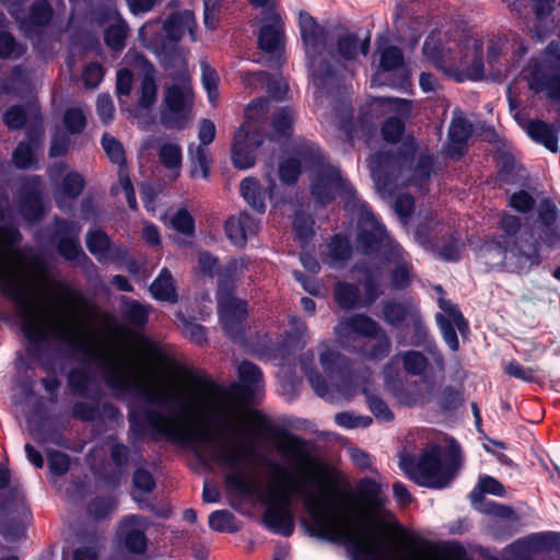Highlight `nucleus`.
Returning <instances> with one entry per match:
<instances>
[{
	"label": "nucleus",
	"mask_w": 560,
	"mask_h": 560,
	"mask_svg": "<svg viewBox=\"0 0 560 560\" xmlns=\"http://www.w3.org/2000/svg\"><path fill=\"white\" fill-rule=\"evenodd\" d=\"M61 289L72 306V312L50 326L49 332L55 340L65 343L71 354L79 355L82 362H95L105 384L116 394V397L131 395L130 401L150 407L182 408L184 406L183 399L175 394L155 390L135 376L122 375L121 364L110 351L97 352L92 348L88 343L86 334L79 318L80 308L89 305V299L83 292L68 284H62Z\"/></svg>",
	"instance_id": "obj_1"
},
{
	"label": "nucleus",
	"mask_w": 560,
	"mask_h": 560,
	"mask_svg": "<svg viewBox=\"0 0 560 560\" xmlns=\"http://www.w3.org/2000/svg\"><path fill=\"white\" fill-rule=\"evenodd\" d=\"M302 481L313 483V479L305 474L299 475L298 481L287 485L290 492L300 495L310 515V522L302 521V525L311 537L332 544H342L352 560H407L397 558L396 549L389 548L383 541L372 536L359 537L346 529L348 518L330 503L331 493L341 494L337 487L320 482L315 493L306 490Z\"/></svg>",
	"instance_id": "obj_2"
},
{
	"label": "nucleus",
	"mask_w": 560,
	"mask_h": 560,
	"mask_svg": "<svg viewBox=\"0 0 560 560\" xmlns=\"http://www.w3.org/2000/svg\"><path fill=\"white\" fill-rule=\"evenodd\" d=\"M155 406H144L137 401L128 404V422L129 430L136 438H143L148 433L160 435L177 444H191L196 438L205 444L215 446L212 459L221 465L228 466L234 472L225 477V485L240 494L250 497L254 489L246 480L243 467L254 454V447L245 445H236L226 447L218 445L215 439L209 432H200L198 434L186 433L176 429H168L171 418L154 408Z\"/></svg>",
	"instance_id": "obj_3"
},
{
	"label": "nucleus",
	"mask_w": 560,
	"mask_h": 560,
	"mask_svg": "<svg viewBox=\"0 0 560 560\" xmlns=\"http://www.w3.org/2000/svg\"><path fill=\"white\" fill-rule=\"evenodd\" d=\"M443 447L440 444H430L424 447L418 458L408 457L401 462V468L407 477L416 485L429 489H444L455 478L463 464L462 450L453 441L443 457Z\"/></svg>",
	"instance_id": "obj_4"
},
{
	"label": "nucleus",
	"mask_w": 560,
	"mask_h": 560,
	"mask_svg": "<svg viewBox=\"0 0 560 560\" xmlns=\"http://www.w3.org/2000/svg\"><path fill=\"white\" fill-rule=\"evenodd\" d=\"M299 26L314 85L327 96L339 93L341 74L329 60L322 58L326 51L327 31L306 11L300 12Z\"/></svg>",
	"instance_id": "obj_5"
},
{
	"label": "nucleus",
	"mask_w": 560,
	"mask_h": 560,
	"mask_svg": "<svg viewBox=\"0 0 560 560\" xmlns=\"http://www.w3.org/2000/svg\"><path fill=\"white\" fill-rule=\"evenodd\" d=\"M0 293L16 305L23 319L22 331L25 339L34 345L45 342L47 336L35 320L36 300L28 294L23 279L3 264H0Z\"/></svg>",
	"instance_id": "obj_6"
},
{
	"label": "nucleus",
	"mask_w": 560,
	"mask_h": 560,
	"mask_svg": "<svg viewBox=\"0 0 560 560\" xmlns=\"http://www.w3.org/2000/svg\"><path fill=\"white\" fill-rule=\"evenodd\" d=\"M174 83L164 86L160 124L167 130H185L191 119L195 94L184 74L173 77Z\"/></svg>",
	"instance_id": "obj_7"
},
{
	"label": "nucleus",
	"mask_w": 560,
	"mask_h": 560,
	"mask_svg": "<svg viewBox=\"0 0 560 560\" xmlns=\"http://www.w3.org/2000/svg\"><path fill=\"white\" fill-rule=\"evenodd\" d=\"M310 191L315 203L320 207L328 206L337 196L346 198L348 209H352L362 200L355 188L342 176L339 166L331 163L322 165L313 172Z\"/></svg>",
	"instance_id": "obj_8"
},
{
	"label": "nucleus",
	"mask_w": 560,
	"mask_h": 560,
	"mask_svg": "<svg viewBox=\"0 0 560 560\" xmlns=\"http://www.w3.org/2000/svg\"><path fill=\"white\" fill-rule=\"evenodd\" d=\"M354 209L358 210V247L365 255L380 254L382 249L389 247L388 252L385 250L383 253L384 257L388 258L387 254H394V247L390 245L385 225L374 214L365 200L358 202V205L352 208V210Z\"/></svg>",
	"instance_id": "obj_9"
},
{
	"label": "nucleus",
	"mask_w": 560,
	"mask_h": 560,
	"mask_svg": "<svg viewBox=\"0 0 560 560\" xmlns=\"http://www.w3.org/2000/svg\"><path fill=\"white\" fill-rule=\"evenodd\" d=\"M253 417L256 427L260 431L280 439L277 444L278 452L284 458L290 459L296 468H303L310 463L315 462L308 450L310 443L307 440L290 432L285 428L272 424L269 418L258 410L253 411Z\"/></svg>",
	"instance_id": "obj_10"
},
{
	"label": "nucleus",
	"mask_w": 560,
	"mask_h": 560,
	"mask_svg": "<svg viewBox=\"0 0 560 560\" xmlns=\"http://www.w3.org/2000/svg\"><path fill=\"white\" fill-rule=\"evenodd\" d=\"M490 240L485 243L481 247V252L485 257H489L494 260V265H508V258H514V261L510 262L512 271L528 272L532 268L537 267L541 264L542 257L540 255V244L529 234L527 237H522L520 242L514 241L513 244L509 243V248L503 255L495 248L489 246Z\"/></svg>",
	"instance_id": "obj_11"
},
{
	"label": "nucleus",
	"mask_w": 560,
	"mask_h": 560,
	"mask_svg": "<svg viewBox=\"0 0 560 560\" xmlns=\"http://www.w3.org/2000/svg\"><path fill=\"white\" fill-rule=\"evenodd\" d=\"M80 232L79 222L55 217L49 242L56 244L58 254L65 260L75 262L80 267H93V261L81 247Z\"/></svg>",
	"instance_id": "obj_12"
},
{
	"label": "nucleus",
	"mask_w": 560,
	"mask_h": 560,
	"mask_svg": "<svg viewBox=\"0 0 560 560\" xmlns=\"http://www.w3.org/2000/svg\"><path fill=\"white\" fill-rule=\"evenodd\" d=\"M80 232L79 222L55 217L49 242L56 244L58 254L65 260L75 262L80 267H93V261L81 247Z\"/></svg>",
	"instance_id": "obj_13"
},
{
	"label": "nucleus",
	"mask_w": 560,
	"mask_h": 560,
	"mask_svg": "<svg viewBox=\"0 0 560 560\" xmlns=\"http://www.w3.org/2000/svg\"><path fill=\"white\" fill-rule=\"evenodd\" d=\"M415 152L413 145H405L395 152L378 151L372 155L369 166L380 189L389 190L397 184L402 165L413 159Z\"/></svg>",
	"instance_id": "obj_14"
},
{
	"label": "nucleus",
	"mask_w": 560,
	"mask_h": 560,
	"mask_svg": "<svg viewBox=\"0 0 560 560\" xmlns=\"http://www.w3.org/2000/svg\"><path fill=\"white\" fill-rule=\"evenodd\" d=\"M265 135L257 125L246 120L235 131L232 147L231 161L235 168L247 170L255 165L257 150L262 145Z\"/></svg>",
	"instance_id": "obj_15"
},
{
	"label": "nucleus",
	"mask_w": 560,
	"mask_h": 560,
	"mask_svg": "<svg viewBox=\"0 0 560 560\" xmlns=\"http://www.w3.org/2000/svg\"><path fill=\"white\" fill-rule=\"evenodd\" d=\"M292 499L283 491H271L262 515L264 525L273 534L290 537L294 533Z\"/></svg>",
	"instance_id": "obj_16"
},
{
	"label": "nucleus",
	"mask_w": 560,
	"mask_h": 560,
	"mask_svg": "<svg viewBox=\"0 0 560 560\" xmlns=\"http://www.w3.org/2000/svg\"><path fill=\"white\" fill-rule=\"evenodd\" d=\"M217 304L224 335L234 343H243L246 339L247 301L237 296H230L218 299Z\"/></svg>",
	"instance_id": "obj_17"
},
{
	"label": "nucleus",
	"mask_w": 560,
	"mask_h": 560,
	"mask_svg": "<svg viewBox=\"0 0 560 560\" xmlns=\"http://www.w3.org/2000/svg\"><path fill=\"white\" fill-rule=\"evenodd\" d=\"M237 376L238 382L230 385L228 394L245 405L257 402L265 387L261 369L249 360H243L237 366Z\"/></svg>",
	"instance_id": "obj_18"
},
{
	"label": "nucleus",
	"mask_w": 560,
	"mask_h": 560,
	"mask_svg": "<svg viewBox=\"0 0 560 560\" xmlns=\"http://www.w3.org/2000/svg\"><path fill=\"white\" fill-rule=\"evenodd\" d=\"M44 189L38 176L25 182L18 192V209L30 224H38L47 213Z\"/></svg>",
	"instance_id": "obj_19"
},
{
	"label": "nucleus",
	"mask_w": 560,
	"mask_h": 560,
	"mask_svg": "<svg viewBox=\"0 0 560 560\" xmlns=\"http://www.w3.org/2000/svg\"><path fill=\"white\" fill-rule=\"evenodd\" d=\"M439 306L448 316L446 317L442 313L435 315V322L440 328L442 338L451 351L457 352L459 350V340L456 328L462 336H465L469 332V324L457 305L441 299Z\"/></svg>",
	"instance_id": "obj_20"
},
{
	"label": "nucleus",
	"mask_w": 560,
	"mask_h": 560,
	"mask_svg": "<svg viewBox=\"0 0 560 560\" xmlns=\"http://www.w3.org/2000/svg\"><path fill=\"white\" fill-rule=\"evenodd\" d=\"M560 217V210L555 201L550 198L540 200L537 208V220L539 223V240L549 248L556 247L560 244V230L557 226V221Z\"/></svg>",
	"instance_id": "obj_21"
},
{
	"label": "nucleus",
	"mask_w": 560,
	"mask_h": 560,
	"mask_svg": "<svg viewBox=\"0 0 560 560\" xmlns=\"http://www.w3.org/2000/svg\"><path fill=\"white\" fill-rule=\"evenodd\" d=\"M514 118L534 142L544 145L550 152L556 153L558 151L559 139L555 127L537 118L522 122L520 113H515Z\"/></svg>",
	"instance_id": "obj_22"
},
{
	"label": "nucleus",
	"mask_w": 560,
	"mask_h": 560,
	"mask_svg": "<svg viewBox=\"0 0 560 560\" xmlns=\"http://www.w3.org/2000/svg\"><path fill=\"white\" fill-rule=\"evenodd\" d=\"M498 228L502 231V233L492 236L490 238L489 246L498 249L500 255L503 256L509 248V243L513 244L514 241L520 242L522 237H527L530 234L526 233L517 236L522 228V220L520 217L506 212L501 214L498 222Z\"/></svg>",
	"instance_id": "obj_23"
},
{
	"label": "nucleus",
	"mask_w": 560,
	"mask_h": 560,
	"mask_svg": "<svg viewBox=\"0 0 560 560\" xmlns=\"http://www.w3.org/2000/svg\"><path fill=\"white\" fill-rule=\"evenodd\" d=\"M459 235L456 232L444 233L441 238L428 234L423 240V245L444 261L456 262L460 259Z\"/></svg>",
	"instance_id": "obj_24"
},
{
	"label": "nucleus",
	"mask_w": 560,
	"mask_h": 560,
	"mask_svg": "<svg viewBox=\"0 0 560 560\" xmlns=\"http://www.w3.org/2000/svg\"><path fill=\"white\" fill-rule=\"evenodd\" d=\"M255 231V219L246 212H242L238 217H229L224 224V232L228 240L240 248L246 246L248 234H253Z\"/></svg>",
	"instance_id": "obj_25"
},
{
	"label": "nucleus",
	"mask_w": 560,
	"mask_h": 560,
	"mask_svg": "<svg viewBox=\"0 0 560 560\" xmlns=\"http://www.w3.org/2000/svg\"><path fill=\"white\" fill-rule=\"evenodd\" d=\"M275 184L271 183L267 188H262L259 180L248 176L240 184V192L248 206L258 213L266 211L265 199L272 197Z\"/></svg>",
	"instance_id": "obj_26"
},
{
	"label": "nucleus",
	"mask_w": 560,
	"mask_h": 560,
	"mask_svg": "<svg viewBox=\"0 0 560 560\" xmlns=\"http://www.w3.org/2000/svg\"><path fill=\"white\" fill-rule=\"evenodd\" d=\"M418 311L419 307L413 305L410 301L392 299L383 302L382 318L388 326L398 328L408 319L411 320L413 313Z\"/></svg>",
	"instance_id": "obj_27"
},
{
	"label": "nucleus",
	"mask_w": 560,
	"mask_h": 560,
	"mask_svg": "<svg viewBox=\"0 0 560 560\" xmlns=\"http://www.w3.org/2000/svg\"><path fill=\"white\" fill-rule=\"evenodd\" d=\"M358 500L371 511L380 512L384 509L386 500L382 494V486L371 477L361 478L355 486Z\"/></svg>",
	"instance_id": "obj_28"
},
{
	"label": "nucleus",
	"mask_w": 560,
	"mask_h": 560,
	"mask_svg": "<svg viewBox=\"0 0 560 560\" xmlns=\"http://www.w3.org/2000/svg\"><path fill=\"white\" fill-rule=\"evenodd\" d=\"M242 80L246 88L255 90L266 85L268 94L276 101H282L285 97L287 86L278 80H272L270 73L267 71L245 72Z\"/></svg>",
	"instance_id": "obj_29"
},
{
	"label": "nucleus",
	"mask_w": 560,
	"mask_h": 560,
	"mask_svg": "<svg viewBox=\"0 0 560 560\" xmlns=\"http://www.w3.org/2000/svg\"><path fill=\"white\" fill-rule=\"evenodd\" d=\"M141 58L145 61V68L138 91V106L142 109H150L158 100L155 69L154 66L148 59H145L144 56H141Z\"/></svg>",
	"instance_id": "obj_30"
},
{
	"label": "nucleus",
	"mask_w": 560,
	"mask_h": 560,
	"mask_svg": "<svg viewBox=\"0 0 560 560\" xmlns=\"http://www.w3.org/2000/svg\"><path fill=\"white\" fill-rule=\"evenodd\" d=\"M150 292L156 301L172 304L178 302V294L172 272L166 267L162 268L158 277L152 281Z\"/></svg>",
	"instance_id": "obj_31"
},
{
	"label": "nucleus",
	"mask_w": 560,
	"mask_h": 560,
	"mask_svg": "<svg viewBox=\"0 0 560 560\" xmlns=\"http://www.w3.org/2000/svg\"><path fill=\"white\" fill-rule=\"evenodd\" d=\"M334 300L342 310H358L363 307L359 288L350 282L339 281L334 285Z\"/></svg>",
	"instance_id": "obj_32"
},
{
	"label": "nucleus",
	"mask_w": 560,
	"mask_h": 560,
	"mask_svg": "<svg viewBox=\"0 0 560 560\" xmlns=\"http://www.w3.org/2000/svg\"><path fill=\"white\" fill-rule=\"evenodd\" d=\"M237 270L238 264L236 259L229 260L218 275L217 300L221 298L235 296L237 289Z\"/></svg>",
	"instance_id": "obj_33"
},
{
	"label": "nucleus",
	"mask_w": 560,
	"mask_h": 560,
	"mask_svg": "<svg viewBox=\"0 0 560 560\" xmlns=\"http://www.w3.org/2000/svg\"><path fill=\"white\" fill-rule=\"evenodd\" d=\"M120 314L129 325L138 328H143L149 320V308L128 296L121 298Z\"/></svg>",
	"instance_id": "obj_34"
},
{
	"label": "nucleus",
	"mask_w": 560,
	"mask_h": 560,
	"mask_svg": "<svg viewBox=\"0 0 560 560\" xmlns=\"http://www.w3.org/2000/svg\"><path fill=\"white\" fill-rule=\"evenodd\" d=\"M258 48L269 55H280L283 51L282 32L275 24H265L259 28Z\"/></svg>",
	"instance_id": "obj_35"
},
{
	"label": "nucleus",
	"mask_w": 560,
	"mask_h": 560,
	"mask_svg": "<svg viewBox=\"0 0 560 560\" xmlns=\"http://www.w3.org/2000/svg\"><path fill=\"white\" fill-rule=\"evenodd\" d=\"M301 370L304 373L314 393L318 397L325 398L329 394L328 382L315 366L313 353L310 357L304 354L301 358Z\"/></svg>",
	"instance_id": "obj_36"
},
{
	"label": "nucleus",
	"mask_w": 560,
	"mask_h": 560,
	"mask_svg": "<svg viewBox=\"0 0 560 560\" xmlns=\"http://www.w3.org/2000/svg\"><path fill=\"white\" fill-rule=\"evenodd\" d=\"M327 256L330 259V265L343 266L353 254V248L350 240L342 233L334 234L327 243Z\"/></svg>",
	"instance_id": "obj_37"
},
{
	"label": "nucleus",
	"mask_w": 560,
	"mask_h": 560,
	"mask_svg": "<svg viewBox=\"0 0 560 560\" xmlns=\"http://www.w3.org/2000/svg\"><path fill=\"white\" fill-rule=\"evenodd\" d=\"M20 513L23 517L31 515L30 509L25 504L23 491L16 487H10L8 491L0 495V515Z\"/></svg>",
	"instance_id": "obj_38"
},
{
	"label": "nucleus",
	"mask_w": 560,
	"mask_h": 560,
	"mask_svg": "<svg viewBox=\"0 0 560 560\" xmlns=\"http://www.w3.org/2000/svg\"><path fill=\"white\" fill-rule=\"evenodd\" d=\"M298 160L303 162L313 172L328 164L323 150L314 142L303 140L295 145Z\"/></svg>",
	"instance_id": "obj_39"
},
{
	"label": "nucleus",
	"mask_w": 560,
	"mask_h": 560,
	"mask_svg": "<svg viewBox=\"0 0 560 560\" xmlns=\"http://www.w3.org/2000/svg\"><path fill=\"white\" fill-rule=\"evenodd\" d=\"M465 402V389L463 385H446L439 395V408L442 413L451 415L456 412Z\"/></svg>",
	"instance_id": "obj_40"
},
{
	"label": "nucleus",
	"mask_w": 560,
	"mask_h": 560,
	"mask_svg": "<svg viewBox=\"0 0 560 560\" xmlns=\"http://www.w3.org/2000/svg\"><path fill=\"white\" fill-rule=\"evenodd\" d=\"M485 494L502 498L505 495V488L497 478L483 475L479 477L477 485L470 491L469 499L474 504L480 503L483 501Z\"/></svg>",
	"instance_id": "obj_41"
},
{
	"label": "nucleus",
	"mask_w": 560,
	"mask_h": 560,
	"mask_svg": "<svg viewBox=\"0 0 560 560\" xmlns=\"http://www.w3.org/2000/svg\"><path fill=\"white\" fill-rule=\"evenodd\" d=\"M314 225L315 220L312 214L302 209L295 210L292 220V229L298 242L308 244L315 236Z\"/></svg>",
	"instance_id": "obj_42"
},
{
	"label": "nucleus",
	"mask_w": 560,
	"mask_h": 560,
	"mask_svg": "<svg viewBox=\"0 0 560 560\" xmlns=\"http://www.w3.org/2000/svg\"><path fill=\"white\" fill-rule=\"evenodd\" d=\"M85 244L88 250L102 261V258L110 252L113 242L103 229H91L86 233Z\"/></svg>",
	"instance_id": "obj_43"
},
{
	"label": "nucleus",
	"mask_w": 560,
	"mask_h": 560,
	"mask_svg": "<svg viewBox=\"0 0 560 560\" xmlns=\"http://www.w3.org/2000/svg\"><path fill=\"white\" fill-rule=\"evenodd\" d=\"M129 26L119 15L118 21L104 31V43L113 51H121L126 46Z\"/></svg>",
	"instance_id": "obj_44"
},
{
	"label": "nucleus",
	"mask_w": 560,
	"mask_h": 560,
	"mask_svg": "<svg viewBox=\"0 0 560 560\" xmlns=\"http://www.w3.org/2000/svg\"><path fill=\"white\" fill-rule=\"evenodd\" d=\"M346 326L352 332L362 337L371 338L373 336H377L380 331H382V327L380 326V324L365 314L351 315L347 319Z\"/></svg>",
	"instance_id": "obj_45"
},
{
	"label": "nucleus",
	"mask_w": 560,
	"mask_h": 560,
	"mask_svg": "<svg viewBox=\"0 0 560 560\" xmlns=\"http://www.w3.org/2000/svg\"><path fill=\"white\" fill-rule=\"evenodd\" d=\"M80 540L88 545L80 546L73 550V560H98L100 535L96 530L80 533Z\"/></svg>",
	"instance_id": "obj_46"
},
{
	"label": "nucleus",
	"mask_w": 560,
	"mask_h": 560,
	"mask_svg": "<svg viewBox=\"0 0 560 560\" xmlns=\"http://www.w3.org/2000/svg\"><path fill=\"white\" fill-rule=\"evenodd\" d=\"M27 51V46L16 40L9 31H0V59L18 60Z\"/></svg>",
	"instance_id": "obj_47"
},
{
	"label": "nucleus",
	"mask_w": 560,
	"mask_h": 560,
	"mask_svg": "<svg viewBox=\"0 0 560 560\" xmlns=\"http://www.w3.org/2000/svg\"><path fill=\"white\" fill-rule=\"evenodd\" d=\"M319 362L329 381L345 377L343 360L338 352L325 350L320 353Z\"/></svg>",
	"instance_id": "obj_48"
},
{
	"label": "nucleus",
	"mask_w": 560,
	"mask_h": 560,
	"mask_svg": "<svg viewBox=\"0 0 560 560\" xmlns=\"http://www.w3.org/2000/svg\"><path fill=\"white\" fill-rule=\"evenodd\" d=\"M412 334L410 345L417 348H423L427 350L431 347V342H435L434 338L430 335L429 327L422 319L420 310L413 313L411 318Z\"/></svg>",
	"instance_id": "obj_49"
},
{
	"label": "nucleus",
	"mask_w": 560,
	"mask_h": 560,
	"mask_svg": "<svg viewBox=\"0 0 560 560\" xmlns=\"http://www.w3.org/2000/svg\"><path fill=\"white\" fill-rule=\"evenodd\" d=\"M52 15V7L48 0H35L30 7L27 24L30 27H45L50 23Z\"/></svg>",
	"instance_id": "obj_50"
},
{
	"label": "nucleus",
	"mask_w": 560,
	"mask_h": 560,
	"mask_svg": "<svg viewBox=\"0 0 560 560\" xmlns=\"http://www.w3.org/2000/svg\"><path fill=\"white\" fill-rule=\"evenodd\" d=\"M100 392L95 396H89L92 401H75L71 408V416L73 419L82 422H93L100 413Z\"/></svg>",
	"instance_id": "obj_51"
},
{
	"label": "nucleus",
	"mask_w": 560,
	"mask_h": 560,
	"mask_svg": "<svg viewBox=\"0 0 560 560\" xmlns=\"http://www.w3.org/2000/svg\"><path fill=\"white\" fill-rule=\"evenodd\" d=\"M68 385L72 394L88 398L89 385L92 381L89 371L82 368H72L68 373Z\"/></svg>",
	"instance_id": "obj_52"
},
{
	"label": "nucleus",
	"mask_w": 560,
	"mask_h": 560,
	"mask_svg": "<svg viewBox=\"0 0 560 560\" xmlns=\"http://www.w3.org/2000/svg\"><path fill=\"white\" fill-rule=\"evenodd\" d=\"M271 127L273 132L284 139L293 132V112L289 107H282L272 115Z\"/></svg>",
	"instance_id": "obj_53"
},
{
	"label": "nucleus",
	"mask_w": 560,
	"mask_h": 560,
	"mask_svg": "<svg viewBox=\"0 0 560 560\" xmlns=\"http://www.w3.org/2000/svg\"><path fill=\"white\" fill-rule=\"evenodd\" d=\"M365 395L366 404L370 411L376 418L377 421L390 422L394 420V412L389 409L387 402L376 394L370 393L363 389Z\"/></svg>",
	"instance_id": "obj_54"
},
{
	"label": "nucleus",
	"mask_w": 560,
	"mask_h": 560,
	"mask_svg": "<svg viewBox=\"0 0 560 560\" xmlns=\"http://www.w3.org/2000/svg\"><path fill=\"white\" fill-rule=\"evenodd\" d=\"M160 163L167 170L173 171L182 166V148L176 143H163L159 149Z\"/></svg>",
	"instance_id": "obj_55"
},
{
	"label": "nucleus",
	"mask_w": 560,
	"mask_h": 560,
	"mask_svg": "<svg viewBox=\"0 0 560 560\" xmlns=\"http://www.w3.org/2000/svg\"><path fill=\"white\" fill-rule=\"evenodd\" d=\"M62 122L69 135H79L86 127V117L79 107H68L62 115Z\"/></svg>",
	"instance_id": "obj_56"
},
{
	"label": "nucleus",
	"mask_w": 560,
	"mask_h": 560,
	"mask_svg": "<svg viewBox=\"0 0 560 560\" xmlns=\"http://www.w3.org/2000/svg\"><path fill=\"white\" fill-rule=\"evenodd\" d=\"M402 366L407 373L418 376L424 373L429 365L427 357L419 351L409 350L401 354Z\"/></svg>",
	"instance_id": "obj_57"
},
{
	"label": "nucleus",
	"mask_w": 560,
	"mask_h": 560,
	"mask_svg": "<svg viewBox=\"0 0 560 560\" xmlns=\"http://www.w3.org/2000/svg\"><path fill=\"white\" fill-rule=\"evenodd\" d=\"M304 340L298 338L296 335L284 331L283 335L275 343V353L281 359L289 358L298 349L304 347Z\"/></svg>",
	"instance_id": "obj_58"
},
{
	"label": "nucleus",
	"mask_w": 560,
	"mask_h": 560,
	"mask_svg": "<svg viewBox=\"0 0 560 560\" xmlns=\"http://www.w3.org/2000/svg\"><path fill=\"white\" fill-rule=\"evenodd\" d=\"M84 187V177L78 172H69L61 180L60 192L68 199H77Z\"/></svg>",
	"instance_id": "obj_59"
},
{
	"label": "nucleus",
	"mask_w": 560,
	"mask_h": 560,
	"mask_svg": "<svg viewBox=\"0 0 560 560\" xmlns=\"http://www.w3.org/2000/svg\"><path fill=\"white\" fill-rule=\"evenodd\" d=\"M101 144L112 163L117 164L119 166H121L126 163L124 145L115 137L105 132L102 136Z\"/></svg>",
	"instance_id": "obj_60"
},
{
	"label": "nucleus",
	"mask_w": 560,
	"mask_h": 560,
	"mask_svg": "<svg viewBox=\"0 0 560 560\" xmlns=\"http://www.w3.org/2000/svg\"><path fill=\"white\" fill-rule=\"evenodd\" d=\"M160 60L166 71L179 70L186 66L183 54L176 45H164L160 51Z\"/></svg>",
	"instance_id": "obj_61"
},
{
	"label": "nucleus",
	"mask_w": 560,
	"mask_h": 560,
	"mask_svg": "<svg viewBox=\"0 0 560 560\" xmlns=\"http://www.w3.org/2000/svg\"><path fill=\"white\" fill-rule=\"evenodd\" d=\"M235 516L228 510H217L209 515V527L219 533H234L236 527L233 525Z\"/></svg>",
	"instance_id": "obj_62"
},
{
	"label": "nucleus",
	"mask_w": 560,
	"mask_h": 560,
	"mask_svg": "<svg viewBox=\"0 0 560 560\" xmlns=\"http://www.w3.org/2000/svg\"><path fill=\"white\" fill-rule=\"evenodd\" d=\"M404 66V54L397 46L390 45L385 47L381 51L380 68L384 72L394 71L402 68Z\"/></svg>",
	"instance_id": "obj_63"
},
{
	"label": "nucleus",
	"mask_w": 560,
	"mask_h": 560,
	"mask_svg": "<svg viewBox=\"0 0 560 560\" xmlns=\"http://www.w3.org/2000/svg\"><path fill=\"white\" fill-rule=\"evenodd\" d=\"M148 537L142 529L131 528L125 534L124 544L126 549L133 555H143L148 550Z\"/></svg>",
	"instance_id": "obj_64"
}]
</instances>
